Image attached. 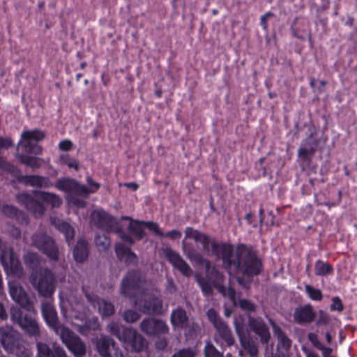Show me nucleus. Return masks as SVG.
Wrapping results in <instances>:
<instances>
[{
    "label": "nucleus",
    "mask_w": 357,
    "mask_h": 357,
    "mask_svg": "<svg viewBox=\"0 0 357 357\" xmlns=\"http://www.w3.org/2000/svg\"><path fill=\"white\" fill-rule=\"evenodd\" d=\"M211 247L212 254L222 260V267L227 271H234L247 278L257 276L263 271V261L251 245L240 243L234 252L230 243H218L213 241Z\"/></svg>",
    "instance_id": "nucleus-1"
},
{
    "label": "nucleus",
    "mask_w": 357,
    "mask_h": 357,
    "mask_svg": "<svg viewBox=\"0 0 357 357\" xmlns=\"http://www.w3.org/2000/svg\"><path fill=\"white\" fill-rule=\"evenodd\" d=\"M10 317L11 321L18 326L26 336L36 340L40 337L41 327L34 305L29 310L12 306L10 309Z\"/></svg>",
    "instance_id": "nucleus-2"
},
{
    "label": "nucleus",
    "mask_w": 357,
    "mask_h": 357,
    "mask_svg": "<svg viewBox=\"0 0 357 357\" xmlns=\"http://www.w3.org/2000/svg\"><path fill=\"white\" fill-rule=\"evenodd\" d=\"M107 331L126 347L131 351L141 352L147 347L146 340L132 328L123 327L118 322H111L107 326Z\"/></svg>",
    "instance_id": "nucleus-3"
},
{
    "label": "nucleus",
    "mask_w": 357,
    "mask_h": 357,
    "mask_svg": "<svg viewBox=\"0 0 357 357\" xmlns=\"http://www.w3.org/2000/svg\"><path fill=\"white\" fill-rule=\"evenodd\" d=\"M225 277L215 267H206V277H202V292L206 295L213 293V289L217 291L225 297L234 301L236 298L235 289L229 286L227 288L224 285Z\"/></svg>",
    "instance_id": "nucleus-4"
},
{
    "label": "nucleus",
    "mask_w": 357,
    "mask_h": 357,
    "mask_svg": "<svg viewBox=\"0 0 357 357\" xmlns=\"http://www.w3.org/2000/svg\"><path fill=\"white\" fill-rule=\"evenodd\" d=\"M30 282L38 294L45 297H51L55 291L56 278L54 273L47 268L40 267L39 269L31 272Z\"/></svg>",
    "instance_id": "nucleus-5"
},
{
    "label": "nucleus",
    "mask_w": 357,
    "mask_h": 357,
    "mask_svg": "<svg viewBox=\"0 0 357 357\" xmlns=\"http://www.w3.org/2000/svg\"><path fill=\"white\" fill-rule=\"evenodd\" d=\"M0 342L6 351L19 357H27L22 335L12 326L0 328Z\"/></svg>",
    "instance_id": "nucleus-6"
},
{
    "label": "nucleus",
    "mask_w": 357,
    "mask_h": 357,
    "mask_svg": "<svg viewBox=\"0 0 357 357\" xmlns=\"http://www.w3.org/2000/svg\"><path fill=\"white\" fill-rule=\"evenodd\" d=\"M31 245L45 255L50 261L59 260V248L53 237L43 231H37L31 235Z\"/></svg>",
    "instance_id": "nucleus-7"
},
{
    "label": "nucleus",
    "mask_w": 357,
    "mask_h": 357,
    "mask_svg": "<svg viewBox=\"0 0 357 357\" xmlns=\"http://www.w3.org/2000/svg\"><path fill=\"white\" fill-rule=\"evenodd\" d=\"M146 283V276L139 269L127 271L121 281L120 293L128 298H135Z\"/></svg>",
    "instance_id": "nucleus-8"
},
{
    "label": "nucleus",
    "mask_w": 357,
    "mask_h": 357,
    "mask_svg": "<svg viewBox=\"0 0 357 357\" xmlns=\"http://www.w3.org/2000/svg\"><path fill=\"white\" fill-rule=\"evenodd\" d=\"M45 137V133L41 130L34 129L23 131L21 134V142L23 141L22 146L24 151L27 153L40 155L43 148L38 144V142L44 139Z\"/></svg>",
    "instance_id": "nucleus-9"
},
{
    "label": "nucleus",
    "mask_w": 357,
    "mask_h": 357,
    "mask_svg": "<svg viewBox=\"0 0 357 357\" xmlns=\"http://www.w3.org/2000/svg\"><path fill=\"white\" fill-rule=\"evenodd\" d=\"M135 305L144 314L160 315L162 313L163 303L157 296L145 294L135 300Z\"/></svg>",
    "instance_id": "nucleus-10"
},
{
    "label": "nucleus",
    "mask_w": 357,
    "mask_h": 357,
    "mask_svg": "<svg viewBox=\"0 0 357 357\" xmlns=\"http://www.w3.org/2000/svg\"><path fill=\"white\" fill-rule=\"evenodd\" d=\"M0 261L5 271L14 276L21 277L23 268L18 255L12 248H4L1 250Z\"/></svg>",
    "instance_id": "nucleus-11"
},
{
    "label": "nucleus",
    "mask_w": 357,
    "mask_h": 357,
    "mask_svg": "<svg viewBox=\"0 0 357 357\" xmlns=\"http://www.w3.org/2000/svg\"><path fill=\"white\" fill-rule=\"evenodd\" d=\"M41 312L47 325L53 330L56 335H60L68 328L60 322L56 310L51 302L47 301L42 302Z\"/></svg>",
    "instance_id": "nucleus-12"
},
{
    "label": "nucleus",
    "mask_w": 357,
    "mask_h": 357,
    "mask_svg": "<svg viewBox=\"0 0 357 357\" xmlns=\"http://www.w3.org/2000/svg\"><path fill=\"white\" fill-rule=\"evenodd\" d=\"M185 232V238L191 241H183V251L191 261L199 264L201 263V253L195 248V245L201 241V232L192 227H187Z\"/></svg>",
    "instance_id": "nucleus-13"
},
{
    "label": "nucleus",
    "mask_w": 357,
    "mask_h": 357,
    "mask_svg": "<svg viewBox=\"0 0 357 357\" xmlns=\"http://www.w3.org/2000/svg\"><path fill=\"white\" fill-rule=\"evenodd\" d=\"M206 314L220 337L228 346L233 345L235 340L232 333L227 324L220 317L218 312L211 308L208 310Z\"/></svg>",
    "instance_id": "nucleus-14"
},
{
    "label": "nucleus",
    "mask_w": 357,
    "mask_h": 357,
    "mask_svg": "<svg viewBox=\"0 0 357 357\" xmlns=\"http://www.w3.org/2000/svg\"><path fill=\"white\" fill-rule=\"evenodd\" d=\"M96 349L101 357H124L114 340L108 335H101L98 338Z\"/></svg>",
    "instance_id": "nucleus-15"
},
{
    "label": "nucleus",
    "mask_w": 357,
    "mask_h": 357,
    "mask_svg": "<svg viewBox=\"0 0 357 357\" xmlns=\"http://www.w3.org/2000/svg\"><path fill=\"white\" fill-rule=\"evenodd\" d=\"M62 342L75 357H82L86 354V347L81 338L68 328L59 335Z\"/></svg>",
    "instance_id": "nucleus-16"
},
{
    "label": "nucleus",
    "mask_w": 357,
    "mask_h": 357,
    "mask_svg": "<svg viewBox=\"0 0 357 357\" xmlns=\"http://www.w3.org/2000/svg\"><path fill=\"white\" fill-rule=\"evenodd\" d=\"M57 190L67 194L82 196V193H87L86 185H82L75 178L70 177H62L59 178L53 184Z\"/></svg>",
    "instance_id": "nucleus-17"
},
{
    "label": "nucleus",
    "mask_w": 357,
    "mask_h": 357,
    "mask_svg": "<svg viewBox=\"0 0 357 357\" xmlns=\"http://www.w3.org/2000/svg\"><path fill=\"white\" fill-rule=\"evenodd\" d=\"M292 36L301 40L307 38L310 43H312V33L310 23L308 20L303 16H296L290 27Z\"/></svg>",
    "instance_id": "nucleus-18"
},
{
    "label": "nucleus",
    "mask_w": 357,
    "mask_h": 357,
    "mask_svg": "<svg viewBox=\"0 0 357 357\" xmlns=\"http://www.w3.org/2000/svg\"><path fill=\"white\" fill-rule=\"evenodd\" d=\"M141 331L149 336H158L168 333V326L161 319L146 318L140 324Z\"/></svg>",
    "instance_id": "nucleus-19"
},
{
    "label": "nucleus",
    "mask_w": 357,
    "mask_h": 357,
    "mask_svg": "<svg viewBox=\"0 0 357 357\" xmlns=\"http://www.w3.org/2000/svg\"><path fill=\"white\" fill-rule=\"evenodd\" d=\"M162 252L169 264L181 273L187 277L192 275V271L191 268L178 252H175L170 247L163 248Z\"/></svg>",
    "instance_id": "nucleus-20"
},
{
    "label": "nucleus",
    "mask_w": 357,
    "mask_h": 357,
    "mask_svg": "<svg viewBox=\"0 0 357 357\" xmlns=\"http://www.w3.org/2000/svg\"><path fill=\"white\" fill-rule=\"evenodd\" d=\"M9 294L11 298L20 305V308L29 310L33 303L24 289L17 283H9Z\"/></svg>",
    "instance_id": "nucleus-21"
},
{
    "label": "nucleus",
    "mask_w": 357,
    "mask_h": 357,
    "mask_svg": "<svg viewBox=\"0 0 357 357\" xmlns=\"http://www.w3.org/2000/svg\"><path fill=\"white\" fill-rule=\"evenodd\" d=\"M317 314L312 304L296 307L293 312L294 321L298 325L309 324L314 321Z\"/></svg>",
    "instance_id": "nucleus-22"
},
{
    "label": "nucleus",
    "mask_w": 357,
    "mask_h": 357,
    "mask_svg": "<svg viewBox=\"0 0 357 357\" xmlns=\"http://www.w3.org/2000/svg\"><path fill=\"white\" fill-rule=\"evenodd\" d=\"M91 219L93 225L106 232L111 230L115 222V218L103 210L94 211L91 213Z\"/></svg>",
    "instance_id": "nucleus-23"
},
{
    "label": "nucleus",
    "mask_w": 357,
    "mask_h": 357,
    "mask_svg": "<svg viewBox=\"0 0 357 357\" xmlns=\"http://www.w3.org/2000/svg\"><path fill=\"white\" fill-rule=\"evenodd\" d=\"M1 211L7 218L14 220L21 225H27L29 223L28 215L13 205L3 204L1 206Z\"/></svg>",
    "instance_id": "nucleus-24"
},
{
    "label": "nucleus",
    "mask_w": 357,
    "mask_h": 357,
    "mask_svg": "<svg viewBox=\"0 0 357 357\" xmlns=\"http://www.w3.org/2000/svg\"><path fill=\"white\" fill-rule=\"evenodd\" d=\"M115 252L120 260L125 259L126 266H137L139 262L138 257L130 248L123 243H117L116 244Z\"/></svg>",
    "instance_id": "nucleus-25"
},
{
    "label": "nucleus",
    "mask_w": 357,
    "mask_h": 357,
    "mask_svg": "<svg viewBox=\"0 0 357 357\" xmlns=\"http://www.w3.org/2000/svg\"><path fill=\"white\" fill-rule=\"evenodd\" d=\"M52 222L55 228L64 235L66 243L70 246L73 244L75 235L74 227L70 223L63 220H54Z\"/></svg>",
    "instance_id": "nucleus-26"
},
{
    "label": "nucleus",
    "mask_w": 357,
    "mask_h": 357,
    "mask_svg": "<svg viewBox=\"0 0 357 357\" xmlns=\"http://www.w3.org/2000/svg\"><path fill=\"white\" fill-rule=\"evenodd\" d=\"M89 244L87 241L81 238L77 241L73 250L75 261L77 263L84 262L89 257Z\"/></svg>",
    "instance_id": "nucleus-27"
},
{
    "label": "nucleus",
    "mask_w": 357,
    "mask_h": 357,
    "mask_svg": "<svg viewBox=\"0 0 357 357\" xmlns=\"http://www.w3.org/2000/svg\"><path fill=\"white\" fill-rule=\"evenodd\" d=\"M170 321L174 327L178 328H185L189 325V319L186 312L180 307L172 312Z\"/></svg>",
    "instance_id": "nucleus-28"
},
{
    "label": "nucleus",
    "mask_w": 357,
    "mask_h": 357,
    "mask_svg": "<svg viewBox=\"0 0 357 357\" xmlns=\"http://www.w3.org/2000/svg\"><path fill=\"white\" fill-rule=\"evenodd\" d=\"M26 185L32 187L47 188L53 186V183L50 178L39 175H27L24 177Z\"/></svg>",
    "instance_id": "nucleus-29"
},
{
    "label": "nucleus",
    "mask_w": 357,
    "mask_h": 357,
    "mask_svg": "<svg viewBox=\"0 0 357 357\" xmlns=\"http://www.w3.org/2000/svg\"><path fill=\"white\" fill-rule=\"evenodd\" d=\"M33 192L37 199L50 204L52 207H59L62 204L61 198L54 193L40 190H35Z\"/></svg>",
    "instance_id": "nucleus-30"
},
{
    "label": "nucleus",
    "mask_w": 357,
    "mask_h": 357,
    "mask_svg": "<svg viewBox=\"0 0 357 357\" xmlns=\"http://www.w3.org/2000/svg\"><path fill=\"white\" fill-rule=\"evenodd\" d=\"M16 158L21 164L32 168L33 169L40 168L44 160L38 157H33L24 153H17Z\"/></svg>",
    "instance_id": "nucleus-31"
},
{
    "label": "nucleus",
    "mask_w": 357,
    "mask_h": 357,
    "mask_svg": "<svg viewBox=\"0 0 357 357\" xmlns=\"http://www.w3.org/2000/svg\"><path fill=\"white\" fill-rule=\"evenodd\" d=\"M243 348L251 357H255L258 354V347L255 342L247 334L239 337Z\"/></svg>",
    "instance_id": "nucleus-32"
},
{
    "label": "nucleus",
    "mask_w": 357,
    "mask_h": 357,
    "mask_svg": "<svg viewBox=\"0 0 357 357\" xmlns=\"http://www.w3.org/2000/svg\"><path fill=\"white\" fill-rule=\"evenodd\" d=\"M145 221L132 220L128 226V230L132 234L137 240H141L144 238L145 233L144 231L143 226H145L144 223Z\"/></svg>",
    "instance_id": "nucleus-33"
},
{
    "label": "nucleus",
    "mask_w": 357,
    "mask_h": 357,
    "mask_svg": "<svg viewBox=\"0 0 357 357\" xmlns=\"http://www.w3.org/2000/svg\"><path fill=\"white\" fill-rule=\"evenodd\" d=\"M333 273V267L328 262L318 259L314 265V273L317 276H325Z\"/></svg>",
    "instance_id": "nucleus-34"
},
{
    "label": "nucleus",
    "mask_w": 357,
    "mask_h": 357,
    "mask_svg": "<svg viewBox=\"0 0 357 357\" xmlns=\"http://www.w3.org/2000/svg\"><path fill=\"white\" fill-rule=\"evenodd\" d=\"M41 257L36 252H28L24 255V261L26 266L33 270L39 269V265L40 264Z\"/></svg>",
    "instance_id": "nucleus-35"
},
{
    "label": "nucleus",
    "mask_w": 357,
    "mask_h": 357,
    "mask_svg": "<svg viewBox=\"0 0 357 357\" xmlns=\"http://www.w3.org/2000/svg\"><path fill=\"white\" fill-rule=\"evenodd\" d=\"M99 314L102 317H110L115 312V307L114 304L103 298L99 301V304L97 307Z\"/></svg>",
    "instance_id": "nucleus-36"
},
{
    "label": "nucleus",
    "mask_w": 357,
    "mask_h": 357,
    "mask_svg": "<svg viewBox=\"0 0 357 357\" xmlns=\"http://www.w3.org/2000/svg\"><path fill=\"white\" fill-rule=\"evenodd\" d=\"M94 241L98 250L101 251L107 250L111 245V240L105 234H96Z\"/></svg>",
    "instance_id": "nucleus-37"
},
{
    "label": "nucleus",
    "mask_w": 357,
    "mask_h": 357,
    "mask_svg": "<svg viewBox=\"0 0 357 357\" xmlns=\"http://www.w3.org/2000/svg\"><path fill=\"white\" fill-rule=\"evenodd\" d=\"M275 333L281 347L285 350L289 349L291 347V340L287 334L279 327L275 328Z\"/></svg>",
    "instance_id": "nucleus-38"
},
{
    "label": "nucleus",
    "mask_w": 357,
    "mask_h": 357,
    "mask_svg": "<svg viewBox=\"0 0 357 357\" xmlns=\"http://www.w3.org/2000/svg\"><path fill=\"white\" fill-rule=\"evenodd\" d=\"M235 331L238 337L248 334L247 327L245 324V319L243 316H239L234 318V321Z\"/></svg>",
    "instance_id": "nucleus-39"
},
{
    "label": "nucleus",
    "mask_w": 357,
    "mask_h": 357,
    "mask_svg": "<svg viewBox=\"0 0 357 357\" xmlns=\"http://www.w3.org/2000/svg\"><path fill=\"white\" fill-rule=\"evenodd\" d=\"M248 324L250 329L254 331L255 334L267 326L261 318H253L250 316L248 317Z\"/></svg>",
    "instance_id": "nucleus-40"
},
{
    "label": "nucleus",
    "mask_w": 357,
    "mask_h": 357,
    "mask_svg": "<svg viewBox=\"0 0 357 357\" xmlns=\"http://www.w3.org/2000/svg\"><path fill=\"white\" fill-rule=\"evenodd\" d=\"M305 289L312 301H321L323 299V294L320 289H316L310 284H305Z\"/></svg>",
    "instance_id": "nucleus-41"
},
{
    "label": "nucleus",
    "mask_w": 357,
    "mask_h": 357,
    "mask_svg": "<svg viewBox=\"0 0 357 357\" xmlns=\"http://www.w3.org/2000/svg\"><path fill=\"white\" fill-rule=\"evenodd\" d=\"M61 163L66 165L69 168H73L75 170L79 169V162L77 159L71 157L69 154H62L60 155Z\"/></svg>",
    "instance_id": "nucleus-42"
},
{
    "label": "nucleus",
    "mask_w": 357,
    "mask_h": 357,
    "mask_svg": "<svg viewBox=\"0 0 357 357\" xmlns=\"http://www.w3.org/2000/svg\"><path fill=\"white\" fill-rule=\"evenodd\" d=\"M315 153V150L310 149V148H305L304 146H301L298 151V157L303 160V161H310L312 158V157L314 155Z\"/></svg>",
    "instance_id": "nucleus-43"
},
{
    "label": "nucleus",
    "mask_w": 357,
    "mask_h": 357,
    "mask_svg": "<svg viewBox=\"0 0 357 357\" xmlns=\"http://www.w3.org/2000/svg\"><path fill=\"white\" fill-rule=\"evenodd\" d=\"M17 200L27 209L29 206H32L36 199L28 193H21L17 196Z\"/></svg>",
    "instance_id": "nucleus-44"
},
{
    "label": "nucleus",
    "mask_w": 357,
    "mask_h": 357,
    "mask_svg": "<svg viewBox=\"0 0 357 357\" xmlns=\"http://www.w3.org/2000/svg\"><path fill=\"white\" fill-rule=\"evenodd\" d=\"M205 357H223L222 353L220 352L212 344L207 342L204 349Z\"/></svg>",
    "instance_id": "nucleus-45"
},
{
    "label": "nucleus",
    "mask_w": 357,
    "mask_h": 357,
    "mask_svg": "<svg viewBox=\"0 0 357 357\" xmlns=\"http://www.w3.org/2000/svg\"><path fill=\"white\" fill-rule=\"evenodd\" d=\"M238 305L242 310L247 312H255L256 310V305L252 301L245 298L239 299Z\"/></svg>",
    "instance_id": "nucleus-46"
},
{
    "label": "nucleus",
    "mask_w": 357,
    "mask_h": 357,
    "mask_svg": "<svg viewBox=\"0 0 357 357\" xmlns=\"http://www.w3.org/2000/svg\"><path fill=\"white\" fill-rule=\"evenodd\" d=\"M330 320V315L326 311L319 310L318 311V318L316 320L315 324L317 326H326L329 324Z\"/></svg>",
    "instance_id": "nucleus-47"
},
{
    "label": "nucleus",
    "mask_w": 357,
    "mask_h": 357,
    "mask_svg": "<svg viewBox=\"0 0 357 357\" xmlns=\"http://www.w3.org/2000/svg\"><path fill=\"white\" fill-rule=\"evenodd\" d=\"M86 182L90 185V188L86 186L87 193H82V196L87 197L91 193H95L100 188V184L94 181L91 177L86 178Z\"/></svg>",
    "instance_id": "nucleus-48"
},
{
    "label": "nucleus",
    "mask_w": 357,
    "mask_h": 357,
    "mask_svg": "<svg viewBox=\"0 0 357 357\" xmlns=\"http://www.w3.org/2000/svg\"><path fill=\"white\" fill-rule=\"evenodd\" d=\"M140 318V314L133 310H128L123 313V319L127 323H134L139 320Z\"/></svg>",
    "instance_id": "nucleus-49"
},
{
    "label": "nucleus",
    "mask_w": 357,
    "mask_h": 357,
    "mask_svg": "<svg viewBox=\"0 0 357 357\" xmlns=\"http://www.w3.org/2000/svg\"><path fill=\"white\" fill-rule=\"evenodd\" d=\"M332 303L330 305V310L332 312L337 311L342 312L344 310V305L339 296H334L331 298Z\"/></svg>",
    "instance_id": "nucleus-50"
},
{
    "label": "nucleus",
    "mask_w": 357,
    "mask_h": 357,
    "mask_svg": "<svg viewBox=\"0 0 357 357\" xmlns=\"http://www.w3.org/2000/svg\"><path fill=\"white\" fill-rule=\"evenodd\" d=\"M28 210L31 211L35 216H41L45 212V208L42 204L36 200L31 206H29Z\"/></svg>",
    "instance_id": "nucleus-51"
},
{
    "label": "nucleus",
    "mask_w": 357,
    "mask_h": 357,
    "mask_svg": "<svg viewBox=\"0 0 357 357\" xmlns=\"http://www.w3.org/2000/svg\"><path fill=\"white\" fill-rule=\"evenodd\" d=\"M99 326L98 317H93L92 319H87L84 324L81 326L80 332L82 333L85 328L86 330L93 329L96 330Z\"/></svg>",
    "instance_id": "nucleus-52"
},
{
    "label": "nucleus",
    "mask_w": 357,
    "mask_h": 357,
    "mask_svg": "<svg viewBox=\"0 0 357 357\" xmlns=\"http://www.w3.org/2000/svg\"><path fill=\"white\" fill-rule=\"evenodd\" d=\"M317 144L318 140L314 138L313 133H310V135L307 139L303 140L301 146H304L305 148H310L316 151V147L317 146Z\"/></svg>",
    "instance_id": "nucleus-53"
},
{
    "label": "nucleus",
    "mask_w": 357,
    "mask_h": 357,
    "mask_svg": "<svg viewBox=\"0 0 357 357\" xmlns=\"http://www.w3.org/2000/svg\"><path fill=\"white\" fill-rule=\"evenodd\" d=\"M85 297L87 300V301L94 307H97L99 301H101V298H100L98 296L96 295L93 293L85 291L84 292Z\"/></svg>",
    "instance_id": "nucleus-54"
},
{
    "label": "nucleus",
    "mask_w": 357,
    "mask_h": 357,
    "mask_svg": "<svg viewBox=\"0 0 357 357\" xmlns=\"http://www.w3.org/2000/svg\"><path fill=\"white\" fill-rule=\"evenodd\" d=\"M307 339L317 349L320 350V349H322L324 344L319 341L316 333H309L307 334Z\"/></svg>",
    "instance_id": "nucleus-55"
},
{
    "label": "nucleus",
    "mask_w": 357,
    "mask_h": 357,
    "mask_svg": "<svg viewBox=\"0 0 357 357\" xmlns=\"http://www.w3.org/2000/svg\"><path fill=\"white\" fill-rule=\"evenodd\" d=\"M144 225L151 231H153L157 236L163 237L164 233L160 229L158 225L154 222H145Z\"/></svg>",
    "instance_id": "nucleus-56"
},
{
    "label": "nucleus",
    "mask_w": 357,
    "mask_h": 357,
    "mask_svg": "<svg viewBox=\"0 0 357 357\" xmlns=\"http://www.w3.org/2000/svg\"><path fill=\"white\" fill-rule=\"evenodd\" d=\"M256 335L259 337L261 342L264 344L268 343L271 338V334L268 326L264 328L261 331H258Z\"/></svg>",
    "instance_id": "nucleus-57"
},
{
    "label": "nucleus",
    "mask_w": 357,
    "mask_h": 357,
    "mask_svg": "<svg viewBox=\"0 0 357 357\" xmlns=\"http://www.w3.org/2000/svg\"><path fill=\"white\" fill-rule=\"evenodd\" d=\"M195 353L192 349H183L175 353L172 357H195Z\"/></svg>",
    "instance_id": "nucleus-58"
},
{
    "label": "nucleus",
    "mask_w": 357,
    "mask_h": 357,
    "mask_svg": "<svg viewBox=\"0 0 357 357\" xmlns=\"http://www.w3.org/2000/svg\"><path fill=\"white\" fill-rule=\"evenodd\" d=\"M107 232L108 233L114 232L115 234H118L119 236V237L123 233H125L123 230L121 222L119 220H117L116 218H115V222L113 224V225L111 227V230H109V231H107Z\"/></svg>",
    "instance_id": "nucleus-59"
},
{
    "label": "nucleus",
    "mask_w": 357,
    "mask_h": 357,
    "mask_svg": "<svg viewBox=\"0 0 357 357\" xmlns=\"http://www.w3.org/2000/svg\"><path fill=\"white\" fill-rule=\"evenodd\" d=\"M59 148L61 151H68L73 148V142L69 139H64L59 144Z\"/></svg>",
    "instance_id": "nucleus-60"
},
{
    "label": "nucleus",
    "mask_w": 357,
    "mask_h": 357,
    "mask_svg": "<svg viewBox=\"0 0 357 357\" xmlns=\"http://www.w3.org/2000/svg\"><path fill=\"white\" fill-rule=\"evenodd\" d=\"M168 237L172 240L179 239L182 236V233L176 229L169 231L167 233H164L163 237Z\"/></svg>",
    "instance_id": "nucleus-61"
},
{
    "label": "nucleus",
    "mask_w": 357,
    "mask_h": 357,
    "mask_svg": "<svg viewBox=\"0 0 357 357\" xmlns=\"http://www.w3.org/2000/svg\"><path fill=\"white\" fill-rule=\"evenodd\" d=\"M273 15V13L269 11L261 16L260 25L261 26L263 29L266 30L268 29V24H267L268 17H271Z\"/></svg>",
    "instance_id": "nucleus-62"
},
{
    "label": "nucleus",
    "mask_w": 357,
    "mask_h": 357,
    "mask_svg": "<svg viewBox=\"0 0 357 357\" xmlns=\"http://www.w3.org/2000/svg\"><path fill=\"white\" fill-rule=\"evenodd\" d=\"M9 234L12 237H13L16 239L21 238V236H22L21 229L16 226H14V225L11 226V227L9 229Z\"/></svg>",
    "instance_id": "nucleus-63"
},
{
    "label": "nucleus",
    "mask_w": 357,
    "mask_h": 357,
    "mask_svg": "<svg viewBox=\"0 0 357 357\" xmlns=\"http://www.w3.org/2000/svg\"><path fill=\"white\" fill-rule=\"evenodd\" d=\"M319 351H321L323 357H333L331 356L333 349L331 347H325L323 345L322 349H320Z\"/></svg>",
    "instance_id": "nucleus-64"
}]
</instances>
